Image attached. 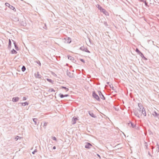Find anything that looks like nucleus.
<instances>
[{"instance_id": "obj_24", "label": "nucleus", "mask_w": 159, "mask_h": 159, "mask_svg": "<svg viewBox=\"0 0 159 159\" xmlns=\"http://www.w3.org/2000/svg\"><path fill=\"white\" fill-rule=\"evenodd\" d=\"M11 53L12 54H16L17 53V52L15 50L13 49L11 51Z\"/></svg>"}, {"instance_id": "obj_52", "label": "nucleus", "mask_w": 159, "mask_h": 159, "mask_svg": "<svg viewBox=\"0 0 159 159\" xmlns=\"http://www.w3.org/2000/svg\"><path fill=\"white\" fill-rule=\"evenodd\" d=\"M148 154L150 156H151L150 153L149 151L148 152Z\"/></svg>"}, {"instance_id": "obj_7", "label": "nucleus", "mask_w": 159, "mask_h": 159, "mask_svg": "<svg viewBox=\"0 0 159 159\" xmlns=\"http://www.w3.org/2000/svg\"><path fill=\"white\" fill-rule=\"evenodd\" d=\"M20 99V98L18 97H13L12 98V101L13 102H18Z\"/></svg>"}, {"instance_id": "obj_34", "label": "nucleus", "mask_w": 159, "mask_h": 159, "mask_svg": "<svg viewBox=\"0 0 159 159\" xmlns=\"http://www.w3.org/2000/svg\"><path fill=\"white\" fill-rule=\"evenodd\" d=\"M157 150L158 151V152H159V145L157 143Z\"/></svg>"}, {"instance_id": "obj_26", "label": "nucleus", "mask_w": 159, "mask_h": 159, "mask_svg": "<svg viewBox=\"0 0 159 159\" xmlns=\"http://www.w3.org/2000/svg\"><path fill=\"white\" fill-rule=\"evenodd\" d=\"M135 51L138 53V54L139 55L141 53V52L139 50L138 48H136L135 50Z\"/></svg>"}, {"instance_id": "obj_31", "label": "nucleus", "mask_w": 159, "mask_h": 159, "mask_svg": "<svg viewBox=\"0 0 159 159\" xmlns=\"http://www.w3.org/2000/svg\"><path fill=\"white\" fill-rule=\"evenodd\" d=\"M48 91V92H55V90L53 89H52V88L51 89H49Z\"/></svg>"}, {"instance_id": "obj_37", "label": "nucleus", "mask_w": 159, "mask_h": 159, "mask_svg": "<svg viewBox=\"0 0 159 159\" xmlns=\"http://www.w3.org/2000/svg\"><path fill=\"white\" fill-rule=\"evenodd\" d=\"M130 123H131V126L132 127V128H134L135 127V125L134 124V123H133L132 122H131Z\"/></svg>"}, {"instance_id": "obj_14", "label": "nucleus", "mask_w": 159, "mask_h": 159, "mask_svg": "<svg viewBox=\"0 0 159 159\" xmlns=\"http://www.w3.org/2000/svg\"><path fill=\"white\" fill-rule=\"evenodd\" d=\"M19 104H20L21 105L23 106H25L26 105H28L29 103L27 102H20L19 103Z\"/></svg>"}, {"instance_id": "obj_39", "label": "nucleus", "mask_w": 159, "mask_h": 159, "mask_svg": "<svg viewBox=\"0 0 159 159\" xmlns=\"http://www.w3.org/2000/svg\"><path fill=\"white\" fill-rule=\"evenodd\" d=\"M43 126H46L47 125L48 123L46 122H44Z\"/></svg>"}, {"instance_id": "obj_35", "label": "nucleus", "mask_w": 159, "mask_h": 159, "mask_svg": "<svg viewBox=\"0 0 159 159\" xmlns=\"http://www.w3.org/2000/svg\"><path fill=\"white\" fill-rule=\"evenodd\" d=\"M68 58L70 60H73L74 59V58L72 57L71 56H69L68 57Z\"/></svg>"}, {"instance_id": "obj_43", "label": "nucleus", "mask_w": 159, "mask_h": 159, "mask_svg": "<svg viewBox=\"0 0 159 159\" xmlns=\"http://www.w3.org/2000/svg\"><path fill=\"white\" fill-rule=\"evenodd\" d=\"M37 63L39 64L40 66H41V64L40 62V61H37Z\"/></svg>"}, {"instance_id": "obj_51", "label": "nucleus", "mask_w": 159, "mask_h": 159, "mask_svg": "<svg viewBox=\"0 0 159 159\" xmlns=\"http://www.w3.org/2000/svg\"><path fill=\"white\" fill-rule=\"evenodd\" d=\"M97 155L98 157L101 158V157L98 154H97Z\"/></svg>"}, {"instance_id": "obj_12", "label": "nucleus", "mask_w": 159, "mask_h": 159, "mask_svg": "<svg viewBox=\"0 0 159 159\" xmlns=\"http://www.w3.org/2000/svg\"><path fill=\"white\" fill-rule=\"evenodd\" d=\"M11 40L9 39V43H8V49H10L11 48Z\"/></svg>"}, {"instance_id": "obj_36", "label": "nucleus", "mask_w": 159, "mask_h": 159, "mask_svg": "<svg viewBox=\"0 0 159 159\" xmlns=\"http://www.w3.org/2000/svg\"><path fill=\"white\" fill-rule=\"evenodd\" d=\"M144 3H145V5L146 6V7H148V3L146 2V0H145L144 1Z\"/></svg>"}, {"instance_id": "obj_44", "label": "nucleus", "mask_w": 159, "mask_h": 159, "mask_svg": "<svg viewBox=\"0 0 159 159\" xmlns=\"http://www.w3.org/2000/svg\"><path fill=\"white\" fill-rule=\"evenodd\" d=\"M19 137L18 136H17L15 138V139L16 140H17Z\"/></svg>"}, {"instance_id": "obj_47", "label": "nucleus", "mask_w": 159, "mask_h": 159, "mask_svg": "<svg viewBox=\"0 0 159 159\" xmlns=\"http://www.w3.org/2000/svg\"><path fill=\"white\" fill-rule=\"evenodd\" d=\"M64 97H67L69 96V95L68 94H65L64 95Z\"/></svg>"}, {"instance_id": "obj_30", "label": "nucleus", "mask_w": 159, "mask_h": 159, "mask_svg": "<svg viewBox=\"0 0 159 159\" xmlns=\"http://www.w3.org/2000/svg\"><path fill=\"white\" fill-rule=\"evenodd\" d=\"M59 96L61 98H63L64 97V95L63 94L61 93H60L59 94Z\"/></svg>"}, {"instance_id": "obj_15", "label": "nucleus", "mask_w": 159, "mask_h": 159, "mask_svg": "<svg viewBox=\"0 0 159 159\" xmlns=\"http://www.w3.org/2000/svg\"><path fill=\"white\" fill-rule=\"evenodd\" d=\"M12 41L13 42V43L14 45L15 48L16 49V50H17V51L18 50H19L18 48L17 45H16V42L13 40H12Z\"/></svg>"}, {"instance_id": "obj_4", "label": "nucleus", "mask_w": 159, "mask_h": 159, "mask_svg": "<svg viewBox=\"0 0 159 159\" xmlns=\"http://www.w3.org/2000/svg\"><path fill=\"white\" fill-rule=\"evenodd\" d=\"M80 49L82 51H84V52L89 53H90V52L87 48H85L84 46L81 47L80 48Z\"/></svg>"}, {"instance_id": "obj_27", "label": "nucleus", "mask_w": 159, "mask_h": 159, "mask_svg": "<svg viewBox=\"0 0 159 159\" xmlns=\"http://www.w3.org/2000/svg\"><path fill=\"white\" fill-rule=\"evenodd\" d=\"M100 97L101 99L103 100H105V98L103 94H101V95L100 96Z\"/></svg>"}, {"instance_id": "obj_19", "label": "nucleus", "mask_w": 159, "mask_h": 159, "mask_svg": "<svg viewBox=\"0 0 159 159\" xmlns=\"http://www.w3.org/2000/svg\"><path fill=\"white\" fill-rule=\"evenodd\" d=\"M148 144L147 142H145L144 143V148L145 149H148Z\"/></svg>"}, {"instance_id": "obj_46", "label": "nucleus", "mask_w": 159, "mask_h": 159, "mask_svg": "<svg viewBox=\"0 0 159 159\" xmlns=\"http://www.w3.org/2000/svg\"><path fill=\"white\" fill-rule=\"evenodd\" d=\"M104 24L106 25V26H107V22H104Z\"/></svg>"}, {"instance_id": "obj_17", "label": "nucleus", "mask_w": 159, "mask_h": 159, "mask_svg": "<svg viewBox=\"0 0 159 159\" xmlns=\"http://www.w3.org/2000/svg\"><path fill=\"white\" fill-rule=\"evenodd\" d=\"M139 55L141 57L143 58V59H144V60H147V59L145 57H144V56L143 53H141Z\"/></svg>"}, {"instance_id": "obj_38", "label": "nucleus", "mask_w": 159, "mask_h": 159, "mask_svg": "<svg viewBox=\"0 0 159 159\" xmlns=\"http://www.w3.org/2000/svg\"><path fill=\"white\" fill-rule=\"evenodd\" d=\"M37 152V150L36 149H35L34 151L32 152V153L33 154H34L35 152Z\"/></svg>"}, {"instance_id": "obj_53", "label": "nucleus", "mask_w": 159, "mask_h": 159, "mask_svg": "<svg viewBox=\"0 0 159 159\" xmlns=\"http://www.w3.org/2000/svg\"><path fill=\"white\" fill-rule=\"evenodd\" d=\"M115 109L116 110H117L116 108H115Z\"/></svg>"}, {"instance_id": "obj_18", "label": "nucleus", "mask_w": 159, "mask_h": 159, "mask_svg": "<svg viewBox=\"0 0 159 159\" xmlns=\"http://www.w3.org/2000/svg\"><path fill=\"white\" fill-rule=\"evenodd\" d=\"M19 22L20 23V24H21V25H22L24 26H25L26 25V23L24 21H22L20 20L19 21Z\"/></svg>"}, {"instance_id": "obj_25", "label": "nucleus", "mask_w": 159, "mask_h": 159, "mask_svg": "<svg viewBox=\"0 0 159 159\" xmlns=\"http://www.w3.org/2000/svg\"><path fill=\"white\" fill-rule=\"evenodd\" d=\"M36 77H37L39 78H41V75L39 74V72H38L37 73V75H36Z\"/></svg>"}, {"instance_id": "obj_40", "label": "nucleus", "mask_w": 159, "mask_h": 159, "mask_svg": "<svg viewBox=\"0 0 159 159\" xmlns=\"http://www.w3.org/2000/svg\"><path fill=\"white\" fill-rule=\"evenodd\" d=\"M52 139L53 140H55L56 141H57V138H56V137H53L52 138Z\"/></svg>"}, {"instance_id": "obj_20", "label": "nucleus", "mask_w": 159, "mask_h": 159, "mask_svg": "<svg viewBox=\"0 0 159 159\" xmlns=\"http://www.w3.org/2000/svg\"><path fill=\"white\" fill-rule=\"evenodd\" d=\"M33 120L34 122V124L35 125H37V122L38 121V119L37 118H33Z\"/></svg>"}, {"instance_id": "obj_1", "label": "nucleus", "mask_w": 159, "mask_h": 159, "mask_svg": "<svg viewBox=\"0 0 159 159\" xmlns=\"http://www.w3.org/2000/svg\"><path fill=\"white\" fill-rule=\"evenodd\" d=\"M141 110H139V108H137L134 110L133 112L135 116L139 118H140V116L141 115Z\"/></svg>"}, {"instance_id": "obj_5", "label": "nucleus", "mask_w": 159, "mask_h": 159, "mask_svg": "<svg viewBox=\"0 0 159 159\" xmlns=\"http://www.w3.org/2000/svg\"><path fill=\"white\" fill-rule=\"evenodd\" d=\"M152 115L155 117V118H159V114L157 113L156 111H155L152 112Z\"/></svg>"}, {"instance_id": "obj_54", "label": "nucleus", "mask_w": 159, "mask_h": 159, "mask_svg": "<svg viewBox=\"0 0 159 159\" xmlns=\"http://www.w3.org/2000/svg\"><path fill=\"white\" fill-rule=\"evenodd\" d=\"M20 0L21 1H23V0Z\"/></svg>"}, {"instance_id": "obj_32", "label": "nucleus", "mask_w": 159, "mask_h": 159, "mask_svg": "<svg viewBox=\"0 0 159 159\" xmlns=\"http://www.w3.org/2000/svg\"><path fill=\"white\" fill-rule=\"evenodd\" d=\"M110 86V87L113 90H115V89H114V87H113V85L112 84H111V85H109Z\"/></svg>"}, {"instance_id": "obj_16", "label": "nucleus", "mask_w": 159, "mask_h": 159, "mask_svg": "<svg viewBox=\"0 0 159 159\" xmlns=\"http://www.w3.org/2000/svg\"><path fill=\"white\" fill-rule=\"evenodd\" d=\"M96 7L98 8V9L100 10V11H101L103 9L102 7L99 4H97L96 5Z\"/></svg>"}, {"instance_id": "obj_49", "label": "nucleus", "mask_w": 159, "mask_h": 159, "mask_svg": "<svg viewBox=\"0 0 159 159\" xmlns=\"http://www.w3.org/2000/svg\"><path fill=\"white\" fill-rule=\"evenodd\" d=\"M15 19L16 20V21H19V19L18 18H15Z\"/></svg>"}, {"instance_id": "obj_9", "label": "nucleus", "mask_w": 159, "mask_h": 159, "mask_svg": "<svg viewBox=\"0 0 159 159\" xmlns=\"http://www.w3.org/2000/svg\"><path fill=\"white\" fill-rule=\"evenodd\" d=\"M66 74L70 78H72L73 76V74L69 72L68 70H67Z\"/></svg>"}, {"instance_id": "obj_13", "label": "nucleus", "mask_w": 159, "mask_h": 159, "mask_svg": "<svg viewBox=\"0 0 159 159\" xmlns=\"http://www.w3.org/2000/svg\"><path fill=\"white\" fill-rule=\"evenodd\" d=\"M89 115L92 117L95 118L96 116L94 115V114L91 111H89Z\"/></svg>"}, {"instance_id": "obj_33", "label": "nucleus", "mask_w": 159, "mask_h": 159, "mask_svg": "<svg viewBox=\"0 0 159 159\" xmlns=\"http://www.w3.org/2000/svg\"><path fill=\"white\" fill-rule=\"evenodd\" d=\"M5 5L6 6L9 7H10V6H11L9 3L7 2L5 3Z\"/></svg>"}, {"instance_id": "obj_50", "label": "nucleus", "mask_w": 159, "mask_h": 159, "mask_svg": "<svg viewBox=\"0 0 159 159\" xmlns=\"http://www.w3.org/2000/svg\"><path fill=\"white\" fill-rule=\"evenodd\" d=\"M53 149H55L56 148V147L55 146H53L52 148Z\"/></svg>"}, {"instance_id": "obj_55", "label": "nucleus", "mask_w": 159, "mask_h": 159, "mask_svg": "<svg viewBox=\"0 0 159 159\" xmlns=\"http://www.w3.org/2000/svg\"><path fill=\"white\" fill-rule=\"evenodd\" d=\"M109 82H107V84H109Z\"/></svg>"}, {"instance_id": "obj_22", "label": "nucleus", "mask_w": 159, "mask_h": 159, "mask_svg": "<svg viewBox=\"0 0 159 159\" xmlns=\"http://www.w3.org/2000/svg\"><path fill=\"white\" fill-rule=\"evenodd\" d=\"M61 89H64L65 90L66 92H67L69 90V89L65 87L62 86L61 87Z\"/></svg>"}, {"instance_id": "obj_3", "label": "nucleus", "mask_w": 159, "mask_h": 159, "mask_svg": "<svg viewBox=\"0 0 159 159\" xmlns=\"http://www.w3.org/2000/svg\"><path fill=\"white\" fill-rule=\"evenodd\" d=\"M64 42L66 43H69L71 42V39L70 38L67 37L64 39Z\"/></svg>"}, {"instance_id": "obj_42", "label": "nucleus", "mask_w": 159, "mask_h": 159, "mask_svg": "<svg viewBox=\"0 0 159 159\" xmlns=\"http://www.w3.org/2000/svg\"><path fill=\"white\" fill-rule=\"evenodd\" d=\"M98 93H99V94L100 96V95H101V94H103L102 93V92L101 91H98Z\"/></svg>"}, {"instance_id": "obj_10", "label": "nucleus", "mask_w": 159, "mask_h": 159, "mask_svg": "<svg viewBox=\"0 0 159 159\" xmlns=\"http://www.w3.org/2000/svg\"><path fill=\"white\" fill-rule=\"evenodd\" d=\"M101 11L106 16H109V15L108 13L105 9L103 8Z\"/></svg>"}, {"instance_id": "obj_23", "label": "nucleus", "mask_w": 159, "mask_h": 159, "mask_svg": "<svg viewBox=\"0 0 159 159\" xmlns=\"http://www.w3.org/2000/svg\"><path fill=\"white\" fill-rule=\"evenodd\" d=\"M47 80L49 82L51 83L52 84H54V81H53L51 79L48 78V79H47Z\"/></svg>"}, {"instance_id": "obj_11", "label": "nucleus", "mask_w": 159, "mask_h": 159, "mask_svg": "<svg viewBox=\"0 0 159 159\" xmlns=\"http://www.w3.org/2000/svg\"><path fill=\"white\" fill-rule=\"evenodd\" d=\"M77 120V118L76 117H73L72 118V124H75L76 123V121Z\"/></svg>"}, {"instance_id": "obj_6", "label": "nucleus", "mask_w": 159, "mask_h": 159, "mask_svg": "<svg viewBox=\"0 0 159 159\" xmlns=\"http://www.w3.org/2000/svg\"><path fill=\"white\" fill-rule=\"evenodd\" d=\"M91 146H92V144L89 143H87L85 145V147L86 148L89 149L90 148Z\"/></svg>"}, {"instance_id": "obj_28", "label": "nucleus", "mask_w": 159, "mask_h": 159, "mask_svg": "<svg viewBox=\"0 0 159 159\" xmlns=\"http://www.w3.org/2000/svg\"><path fill=\"white\" fill-rule=\"evenodd\" d=\"M9 8L13 10L14 11H16V9L13 6L11 5L10 6V7Z\"/></svg>"}, {"instance_id": "obj_8", "label": "nucleus", "mask_w": 159, "mask_h": 159, "mask_svg": "<svg viewBox=\"0 0 159 159\" xmlns=\"http://www.w3.org/2000/svg\"><path fill=\"white\" fill-rule=\"evenodd\" d=\"M141 110V115L142 114L144 116H146V112L144 108L143 107Z\"/></svg>"}, {"instance_id": "obj_41", "label": "nucleus", "mask_w": 159, "mask_h": 159, "mask_svg": "<svg viewBox=\"0 0 159 159\" xmlns=\"http://www.w3.org/2000/svg\"><path fill=\"white\" fill-rule=\"evenodd\" d=\"M80 60L82 62H83V63H85V61L84 60L82 59H80Z\"/></svg>"}, {"instance_id": "obj_48", "label": "nucleus", "mask_w": 159, "mask_h": 159, "mask_svg": "<svg viewBox=\"0 0 159 159\" xmlns=\"http://www.w3.org/2000/svg\"><path fill=\"white\" fill-rule=\"evenodd\" d=\"M144 0H140L139 1L141 2H144Z\"/></svg>"}, {"instance_id": "obj_45", "label": "nucleus", "mask_w": 159, "mask_h": 159, "mask_svg": "<svg viewBox=\"0 0 159 159\" xmlns=\"http://www.w3.org/2000/svg\"><path fill=\"white\" fill-rule=\"evenodd\" d=\"M22 99H23V100H24V101L25 100H26V98L25 97H23V98Z\"/></svg>"}, {"instance_id": "obj_2", "label": "nucleus", "mask_w": 159, "mask_h": 159, "mask_svg": "<svg viewBox=\"0 0 159 159\" xmlns=\"http://www.w3.org/2000/svg\"><path fill=\"white\" fill-rule=\"evenodd\" d=\"M92 95L93 98L96 99L97 101H100V99L98 96L96 94L95 91H93L92 93Z\"/></svg>"}, {"instance_id": "obj_21", "label": "nucleus", "mask_w": 159, "mask_h": 159, "mask_svg": "<svg viewBox=\"0 0 159 159\" xmlns=\"http://www.w3.org/2000/svg\"><path fill=\"white\" fill-rule=\"evenodd\" d=\"M138 106L139 108V110H141V109H142L143 107L142 105L140 103H138Z\"/></svg>"}, {"instance_id": "obj_29", "label": "nucleus", "mask_w": 159, "mask_h": 159, "mask_svg": "<svg viewBox=\"0 0 159 159\" xmlns=\"http://www.w3.org/2000/svg\"><path fill=\"white\" fill-rule=\"evenodd\" d=\"M26 70V68H25V66H23L22 68H21V70H22V71L23 72H24Z\"/></svg>"}]
</instances>
